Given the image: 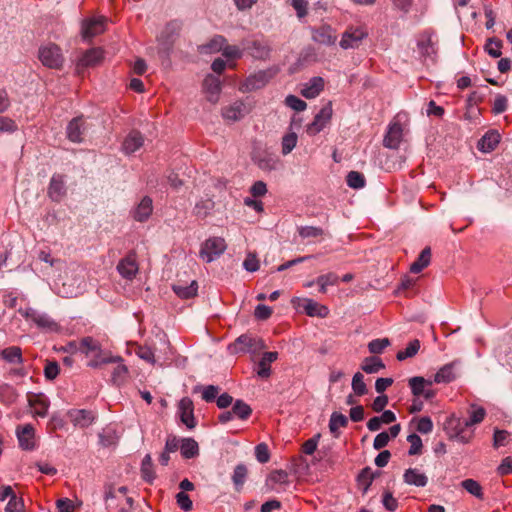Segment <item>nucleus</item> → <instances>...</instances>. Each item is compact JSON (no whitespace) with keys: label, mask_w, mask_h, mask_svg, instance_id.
<instances>
[{"label":"nucleus","mask_w":512,"mask_h":512,"mask_svg":"<svg viewBox=\"0 0 512 512\" xmlns=\"http://www.w3.org/2000/svg\"><path fill=\"white\" fill-rule=\"evenodd\" d=\"M24 511V503L21 498L17 496H12V499H9V502L5 508V512H23Z\"/></svg>","instance_id":"69168bd1"},{"label":"nucleus","mask_w":512,"mask_h":512,"mask_svg":"<svg viewBox=\"0 0 512 512\" xmlns=\"http://www.w3.org/2000/svg\"><path fill=\"white\" fill-rule=\"evenodd\" d=\"M178 410L181 422L188 428L193 429L196 427V421L194 417V405L193 401L189 397H184L178 404Z\"/></svg>","instance_id":"f8f14e48"},{"label":"nucleus","mask_w":512,"mask_h":512,"mask_svg":"<svg viewBox=\"0 0 512 512\" xmlns=\"http://www.w3.org/2000/svg\"><path fill=\"white\" fill-rule=\"evenodd\" d=\"M501 48L502 42L495 38L489 39L485 45L486 52L494 58H498L501 56Z\"/></svg>","instance_id":"5fc2aeb1"},{"label":"nucleus","mask_w":512,"mask_h":512,"mask_svg":"<svg viewBox=\"0 0 512 512\" xmlns=\"http://www.w3.org/2000/svg\"><path fill=\"white\" fill-rule=\"evenodd\" d=\"M85 131L84 120L82 117L72 119L67 126V137L72 142H82Z\"/></svg>","instance_id":"aec40b11"},{"label":"nucleus","mask_w":512,"mask_h":512,"mask_svg":"<svg viewBox=\"0 0 512 512\" xmlns=\"http://www.w3.org/2000/svg\"><path fill=\"white\" fill-rule=\"evenodd\" d=\"M332 113V103L328 102L315 115L313 122L307 126V133L309 135H316L321 132L330 122Z\"/></svg>","instance_id":"0eeeda50"},{"label":"nucleus","mask_w":512,"mask_h":512,"mask_svg":"<svg viewBox=\"0 0 512 512\" xmlns=\"http://www.w3.org/2000/svg\"><path fill=\"white\" fill-rule=\"evenodd\" d=\"M117 366L112 373V381L114 384L120 385L124 383L128 377V368L121 362H117Z\"/></svg>","instance_id":"8fccbe9b"},{"label":"nucleus","mask_w":512,"mask_h":512,"mask_svg":"<svg viewBox=\"0 0 512 512\" xmlns=\"http://www.w3.org/2000/svg\"><path fill=\"white\" fill-rule=\"evenodd\" d=\"M500 142V135L495 132L486 133L478 142V148L482 152H491L493 151Z\"/></svg>","instance_id":"bb28decb"},{"label":"nucleus","mask_w":512,"mask_h":512,"mask_svg":"<svg viewBox=\"0 0 512 512\" xmlns=\"http://www.w3.org/2000/svg\"><path fill=\"white\" fill-rule=\"evenodd\" d=\"M403 480L408 485L416 487H425L428 483V477L417 468H409L404 472Z\"/></svg>","instance_id":"4be33fe9"},{"label":"nucleus","mask_w":512,"mask_h":512,"mask_svg":"<svg viewBox=\"0 0 512 512\" xmlns=\"http://www.w3.org/2000/svg\"><path fill=\"white\" fill-rule=\"evenodd\" d=\"M255 456L260 463H267L270 459L268 446L265 443H260L255 447Z\"/></svg>","instance_id":"0e129e2a"},{"label":"nucleus","mask_w":512,"mask_h":512,"mask_svg":"<svg viewBox=\"0 0 512 512\" xmlns=\"http://www.w3.org/2000/svg\"><path fill=\"white\" fill-rule=\"evenodd\" d=\"M305 313L310 317L325 318L329 314V309L312 299H304L303 305Z\"/></svg>","instance_id":"393cba45"},{"label":"nucleus","mask_w":512,"mask_h":512,"mask_svg":"<svg viewBox=\"0 0 512 512\" xmlns=\"http://www.w3.org/2000/svg\"><path fill=\"white\" fill-rule=\"evenodd\" d=\"M471 407L472 411L470 412V417L465 422L466 427L481 423L486 416V411L483 407H476L475 405Z\"/></svg>","instance_id":"09e8293b"},{"label":"nucleus","mask_w":512,"mask_h":512,"mask_svg":"<svg viewBox=\"0 0 512 512\" xmlns=\"http://www.w3.org/2000/svg\"><path fill=\"white\" fill-rule=\"evenodd\" d=\"M389 345H390V341L388 338L374 339L369 342L368 349H369V352L372 354H380Z\"/></svg>","instance_id":"6e6d98bb"},{"label":"nucleus","mask_w":512,"mask_h":512,"mask_svg":"<svg viewBox=\"0 0 512 512\" xmlns=\"http://www.w3.org/2000/svg\"><path fill=\"white\" fill-rule=\"evenodd\" d=\"M19 445L24 450H33L36 446L35 431L32 425L27 424L17 429Z\"/></svg>","instance_id":"f3484780"},{"label":"nucleus","mask_w":512,"mask_h":512,"mask_svg":"<svg viewBox=\"0 0 512 512\" xmlns=\"http://www.w3.org/2000/svg\"><path fill=\"white\" fill-rule=\"evenodd\" d=\"M227 248L226 242L221 237H211L201 246L200 257L206 262H212L222 255Z\"/></svg>","instance_id":"39448f33"},{"label":"nucleus","mask_w":512,"mask_h":512,"mask_svg":"<svg viewBox=\"0 0 512 512\" xmlns=\"http://www.w3.org/2000/svg\"><path fill=\"white\" fill-rule=\"evenodd\" d=\"M58 512H74L75 505L72 500L68 498L58 499L56 502Z\"/></svg>","instance_id":"774afa93"},{"label":"nucleus","mask_w":512,"mask_h":512,"mask_svg":"<svg viewBox=\"0 0 512 512\" xmlns=\"http://www.w3.org/2000/svg\"><path fill=\"white\" fill-rule=\"evenodd\" d=\"M243 267L248 272H255L259 269V260L257 259L256 255L253 253H248L244 262Z\"/></svg>","instance_id":"338daca9"},{"label":"nucleus","mask_w":512,"mask_h":512,"mask_svg":"<svg viewBox=\"0 0 512 512\" xmlns=\"http://www.w3.org/2000/svg\"><path fill=\"white\" fill-rule=\"evenodd\" d=\"M377 473H374L370 467L362 469L358 476V483L363 488V492H367Z\"/></svg>","instance_id":"c03bdc74"},{"label":"nucleus","mask_w":512,"mask_h":512,"mask_svg":"<svg viewBox=\"0 0 512 512\" xmlns=\"http://www.w3.org/2000/svg\"><path fill=\"white\" fill-rule=\"evenodd\" d=\"M285 104L295 111H303L306 109V102L295 95H288L285 99Z\"/></svg>","instance_id":"052dcab7"},{"label":"nucleus","mask_w":512,"mask_h":512,"mask_svg":"<svg viewBox=\"0 0 512 512\" xmlns=\"http://www.w3.org/2000/svg\"><path fill=\"white\" fill-rule=\"evenodd\" d=\"M79 351L89 358L87 366L91 368H100L105 364L123 361L120 356H113L111 352L103 350L100 343L90 336L80 340Z\"/></svg>","instance_id":"f257e3e1"},{"label":"nucleus","mask_w":512,"mask_h":512,"mask_svg":"<svg viewBox=\"0 0 512 512\" xmlns=\"http://www.w3.org/2000/svg\"><path fill=\"white\" fill-rule=\"evenodd\" d=\"M459 361L455 360L441 367L434 376L435 383H450L456 379L455 368Z\"/></svg>","instance_id":"5701e85b"},{"label":"nucleus","mask_w":512,"mask_h":512,"mask_svg":"<svg viewBox=\"0 0 512 512\" xmlns=\"http://www.w3.org/2000/svg\"><path fill=\"white\" fill-rule=\"evenodd\" d=\"M214 207V202L211 199L203 200L195 205L194 211L197 216L205 217L210 210Z\"/></svg>","instance_id":"bf43d9fd"},{"label":"nucleus","mask_w":512,"mask_h":512,"mask_svg":"<svg viewBox=\"0 0 512 512\" xmlns=\"http://www.w3.org/2000/svg\"><path fill=\"white\" fill-rule=\"evenodd\" d=\"M39 59L44 66L51 69H60L64 63L61 49L54 43L39 48Z\"/></svg>","instance_id":"7ed1b4c3"},{"label":"nucleus","mask_w":512,"mask_h":512,"mask_svg":"<svg viewBox=\"0 0 512 512\" xmlns=\"http://www.w3.org/2000/svg\"><path fill=\"white\" fill-rule=\"evenodd\" d=\"M348 425V419L345 415L339 412H333L329 421V430L335 438L339 437V429Z\"/></svg>","instance_id":"2f4dec72"},{"label":"nucleus","mask_w":512,"mask_h":512,"mask_svg":"<svg viewBox=\"0 0 512 512\" xmlns=\"http://www.w3.org/2000/svg\"><path fill=\"white\" fill-rule=\"evenodd\" d=\"M420 349V342L419 340L415 339L411 341L405 350L399 351L396 355L397 360L403 361L407 358L415 356Z\"/></svg>","instance_id":"49530a36"},{"label":"nucleus","mask_w":512,"mask_h":512,"mask_svg":"<svg viewBox=\"0 0 512 512\" xmlns=\"http://www.w3.org/2000/svg\"><path fill=\"white\" fill-rule=\"evenodd\" d=\"M298 233L302 238H316L324 235V230L315 226H302L298 228Z\"/></svg>","instance_id":"603ef678"},{"label":"nucleus","mask_w":512,"mask_h":512,"mask_svg":"<svg viewBox=\"0 0 512 512\" xmlns=\"http://www.w3.org/2000/svg\"><path fill=\"white\" fill-rule=\"evenodd\" d=\"M248 474L247 467L244 464H238L233 472L232 481L235 485V489L240 491L246 481Z\"/></svg>","instance_id":"ea45409f"},{"label":"nucleus","mask_w":512,"mask_h":512,"mask_svg":"<svg viewBox=\"0 0 512 512\" xmlns=\"http://www.w3.org/2000/svg\"><path fill=\"white\" fill-rule=\"evenodd\" d=\"M53 201H60L66 194V187L63 175H53L47 191Z\"/></svg>","instance_id":"a211bd4d"},{"label":"nucleus","mask_w":512,"mask_h":512,"mask_svg":"<svg viewBox=\"0 0 512 512\" xmlns=\"http://www.w3.org/2000/svg\"><path fill=\"white\" fill-rule=\"evenodd\" d=\"M141 474L142 478L148 483H152V481L155 479L152 459L149 454H147L142 460Z\"/></svg>","instance_id":"37998d69"},{"label":"nucleus","mask_w":512,"mask_h":512,"mask_svg":"<svg viewBox=\"0 0 512 512\" xmlns=\"http://www.w3.org/2000/svg\"><path fill=\"white\" fill-rule=\"evenodd\" d=\"M226 42L223 36L216 35L207 44L200 46V52L205 54L222 52Z\"/></svg>","instance_id":"473e14b6"},{"label":"nucleus","mask_w":512,"mask_h":512,"mask_svg":"<svg viewBox=\"0 0 512 512\" xmlns=\"http://www.w3.org/2000/svg\"><path fill=\"white\" fill-rule=\"evenodd\" d=\"M366 36L367 32L362 28H350L343 33L340 46L343 49L356 48Z\"/></svg>","instance_id":"ddd939ff"},{"label":"nucleus","mask_w":512,"mask_h":512,"mask_svg":"<svg viewBox=\"0 0 512 512\" xmlns=\"http://www.w3.org/2000/svg\"><path fill=\"white\" fill-rule=\"evenodd\" d=\"M316 283L319 285V291L326 293L328 286H333L338 283V276L335 273L321 275L316 279Z\"/></svg>","instance_id":"a18cd8bd"},{"label":"nucleus","mask_w":512,"mask_h":512,"mask_svg":"<svg viewBox=\"0 0 512 512\" xmlns=\"http://www.w3.org/2000/svg\"><path fill=\"white\" fill-rule=\"evenodd\" d=\"M278 358L277 352H265L258 363L257 375L266 379L271 374L270 364Z\"/></svg>","instance_id":"a878e982"},{"label":"nucleus","mask_w":512,"mask_h":512,"mask_svg":"<svg viewBox=\"0 0 512 512\" xmlns=\"http://www.w3.org/2000/svg\"><path fill=\"white\" fill-rule=\"evenodd\" d=\"M324 81L321 77L312 78L302 89L301 93L305 98H315L323 90Z\"/></svg>","instance_id":"cd10ccee"},{"label":"nucleus","mask_w":512,"mask_h":512,"mask_svg":"<svg viewBox=\"0 0 512 512\" xmlns=\"http://www.w3.org/2000/svg\"><path fill=\"white\" fill-rule=\"evenodd\" d=\"M312 40L320 45L331 46L336 43V31L329 25H321L318 28H312Z\"/></svg>","instance_id":"9d476101"},{"label":"nucleus","mask_w":512,"mask_h":512,"mask_svg":"<svg viewBox=\"0 0 512 512\" xmlns=\"http://www.w3.org/2000/svg\"><path fill=\"white\" fill-rule=\"evenodd\" d=\"M403 126L398 121L390 123L383 139V145L389 149H397L403 138Z\"/></svg>","instance_id":"9b49d317"},{"label":"nucleus","mask_w":512,"mask_h":512,"mask_svg":"<svg viewBox=\"0 0 512 512\" xmlns=\"http://www.w3.org/2000/svg\"><path fill=\"white\" fill-rule=\"evenodd\" d=\"M0 357L10 364H22V350L18 346H10L0 351Z\"/></svg>","instance_id":"c85d7f7f"},{"label":"nucleus","mask_w":512,"mask_h":512,"mask_svg":"<svg viewBox=\"0 0 512 512\" xmlns=\"http://www.w3.org/2000/svg\"><path fill=\"white\" fill-rule=\"evenodd\" d=\"M105 30L104 18H92L82 22L81 34L84 39H91Z\"/></svg>","instance_id":"4468645a"},{"label":"nucleus","mask_w":512,"mask_h":512,"mask_svg":"<svg viewBox=\"0 0 512 512\" xmlns=\"http://www.w3.org/2000/svg\"><path fill=\"white\" fill-rule=\"evenodd\" d=\"M278 73V69L271 67L250 74L239 86V91L248 93L264 88Z\"/></svg>","instance_id":"f03ea898"},{"label":"nucleus","mask_w":512,"mask_h":512,"mask_svg":"<svg viewBox=\"0 0 512 512\" xmlns=\"http://www.w3.org/2000/svg\"><path fill=\"white\" fill-rule=\"evenodd\" d=\"M173 291L182 299H189L197 294L198 285L195 280L191 281L189 285H183L181 283H176L173 285Z\"/></svg>","instance_id":"c756f323"},{"label":"nucleus","mask_w":512,"mask_h":512,"mask_svg":"<svg viewBox=\"0 0 512 512\" xmlns=\"http://www.w3.org/2000/svg\"><path fill=\"white\" fill-rule=\"evenodd\" d=\"M231 411L234 417H237L241 420L248 419L252 414L251 407L242 400H236Z\"/></svg>","instance_id":"a19ab883"},{"label":"nucleus","mask_w":512,"mask_h":512,"mask_svg":"<svg viewBox=\"0 0 512 512\" xmlns=\"http://www.w3.org/2000/svg\"><path fill=\"white\" fill-rule=\"evenodd\" d=\"M70 421L74 426L86 428L94 421V415L91 411L85 409H72L67 413Z\"/></svg>","instance_id":"dca6fc26"},{"label":"nucleus","mask_w":512,"mask_h":512,"mask_svg":"<svg viewBox=\"0 0 512 512\" xmlns=\"http://www.w3.org/2000/svg\"><path fill=\"white\" fill-rule=\"evenodd\" d=\"M222 54L224 57L228 59H239L243 55V50L235 45H228L225 43L224 48L222 50Z\"/></svg>","instance_id":"680f3d73"},{"label":"nucleus","mask_w":512,"mask_h":512,"mask_svg":"<svg viewBox=\"0 0 512 512\" xmlns=\"http://www.w3.org/2000/svg\"><path fill=\"white\" fill-rule=\"evenodd\" d=\"M137 255L134 251L129 252L117 265L119 274L128 280H132L138 273Z\"/></svg>","instance_id":"6e6552de"},{"label":"nucleus","mask_w":512,"mask_h":512,"mask_svg":"<svg viewBox=\"0 0 512 512\" xmlns=\"http://www.w3.org/2000/svg\"><path fill=\"white\" fill-rule=\"evenodd\" d=\"M250 112L248 105L242 100H237L228 106L222 108V116L225 120L236 122L241 120Z\"/></svg>","instance_id":"1a4fd4ad"},{"label":"nucleus","mask_w":512,"mask_h":512,"mask_svg":"<svg viewBox=\"0 0 512 512\" xmlns=\"http://www.w3.org/2000/svg\"><path fill=\"white\" fill-rule=\"evenodd\" d=\"M103 57L101 49L93 48L88 50L79 60V65L83 67L94 66L98 64Z\"/></svg>","instance_id":"4c0bfd02"},{"label":"nucleus","mask_w":512,"mask_h":512,"mask_svg":"<svg viewBox=\"0 0 512 512\" xmlns=\"http://www.w3.org/2000/svg\"><path fill=\"white\" fill-rule=\"evenodd\" d=\"M181 455L186 458H194L199 454L198 443L192 438H184L180 445Z\"/></svg>","instance_id":"f704fd0d"},{"label":"nucleus","mask_w":512,"mask_h":512,"mask_svg":"<svg viewBox=\"0 0 512 512\" xmlns=\"http://www.w3.org/2000/svg\"><path fill=\"white\" fill-rule=\"evenodd\" d=\"M433 381L426 380L421 376L411 377L408 380V385L411 389L412 394L415 397H424L426 400H430L435 397V391L431 388Z\"/></svg>","instance_id":"423d86ee"},{"label":"nucleus","mask_w":512,"mask_h":512,"mask_svg":"<svg viewBox=\"0 0 512 512\" xmlns=\"http://www.w3.org/2000/svg\"><path fill=\"white\" fill-rule=\"evenodd\" d=\"M351 386L352 390L357 396H363L367 393V387L364 382V376L360 372L354 374Z\"/></svg>","instance_id":"de8ad7c7"},{"label":"nucleus","mask_w":512,"mask_h":512,"mask_svg":"<svg viewBox=\"0 0 512 512\" xmlns=\"http://www.w3.org/2000/svg\"><path fill=\"white\" fill-rule=\"evenodd\" d=\"M153 202L149 196H145L141 199L139 204L133 211V218L138 222L146 221L152 214Z\"/></svg>","instance_id":"412c9836"},{"label":"nucleus","mask_w":512,"mask_h":512,"mask_svg":"<svg viewBox=\"0 0 512 512\" xmlns=\"http://www.w3.org/2000/svg\"><path fill=\"white\" fill-rule=\"evenodd\" d=\"M255 162L260 169L264 171H272L277 168L279 160L270 154H265L256 158Z\"/></svg>","instance_id":"79ce46f5"},{"label":"nucleus","mask_w":512,"mask_h":512,"mask_svg":"<svg viewBox=\"0 0 512 512\" xmlns=\"http://www.w3.org/2000/svg\"><path fill=\"white\" fill-rule=\"evenodd\" d=\"M29 404L33 408L34 414L39 417H45L48 412L49 402L48 400L40 395H35L29 399Z\"/></svg>","instance_id":"c9c22d12"},{"label":"nucleus","mask_w":512,"mask_h":512,"mask_svg":"<svg viewBox=\"0 0 512 512\" xmlns=\"http://www.w3.org/2000/svg\"><path fill=\"white\" fill-rule=\"evenodd\" d=\"M407 441L410 443L408 451L409 455H418L422 451V440L417 434H410L407 437Z\"/></svg>","instance_id":"13d9d810"},{"label":"nucleus","mask_w":512,"mask_h":512,"mask_svg":"<svg viewBox=\"0 0 512 512\" xmlns=\"http://www.w3.org/2000/svg\"><path fill=\"white\" fill-rule=\"evenodd\" d=\"M143 143L144 138L142 134L134 130L131 131L124 139L122 149L125 154H132L135 151H137L140 147H142Z\"/></svg>","instance_id":"b1692460"},{"label":"nucleus","mask_w":512,"mask_h":512,"mask_svg":"<svg viewBox=\"0 0 512 512\" xmlns=\"http://www.w3.org/2000/svg\"><path fill=\"white\" fill-rule=\"evenodd\" d=\"M384 368L385 364L376 356L365 358L361 364V369L368 374L378 373Z\"/></svg>","instance_id":"e433bc0d"},{"label":"nucleus","mask_w":512,"mask_h":512,"mask_svg":"<svg viewBox=\"0 0 512 512\" xmlns=\"http://www.w3.org/2000/svg\"><path fill=\"white\" fill-rule=\"evenodd\" d=\"M347 185L354 189L362 188L365 185V178L361 173L351 171L347 175Z\"/></svg>","instance_id":"864d4df0"},{"label":"nucleus","mask_w":512,"mask_h":512,"mask_svg":"<svg viewBox=\"0 0 512 512\" xmlns=\"http://www.w3.org/2000/svg\"><path fill=\"white\" fill-rule=\"evenodd\" d=\"M461 486L469 494L473 495L477 499H480V500L484 499L483 489L478 481H476L474 479H465L461 482Z\"/></svg>","instance_id":"58836bf2"},{"label":"nucleus","mask_w":512,"mask_h":512,"mask_svg":"<svg viewBox=\"0 0 512 512\" xmlns=\"http://www.w3.org/2000/svg\"><path fill=\"white\" fill-rule=\"evenodd\" d=\"M136 354L139 358H141L142 360H144L150 364H155V362H156L154 352L150 347L139 346L136 350Z\"/></svg>","instance_id":"e2e57ef3"},{"label":"nucleus","mask_w":512,"mask_h":512,"mask_svg":"<svg viewBox=\"0 0 512 512\" xmlns=\"http://www.w3.org/2000/svg\"><path fill=\"white\" fill-rule=\"evenodd\" d=\"M203 89L209 102L216 104L219 101L221 82L218 77L211 74L207 75L203 81Z\"/></svg>","instance_id":"2eb2a0df"},{"label":"nucleus","mask_w":512,"mask_h":512,"mask_svg":"<svg viewBox=\"0 0 512 512\" xmlns=\"http://www.w3.org/2000/svg\"><path fill=\"white\" fill-rule=\"evenodd\" d=\"M244 48L248 50L249 54L255 59L267 60L270 57L271 47L266 42L253 40Z\"/></svg>","instance_id":"6ab92c4d"},{"label":"nucleus","mask_w":512,"mask_h":512,"mask_svg":"<svg viewBox=\"0 0 512 512\" xmlns=\"http://www.w3.org/2000/svg\"><path fill=\"white\" fill-rule=\"evenodd\" d=\"M418 48L420 54L425 58H433V56L436 54L435 43L432 41L431 36L428 34L421 36L420 40L418 41Z\"/></svg>","instance_id":"7c9ffc66"},{"label":"nucleus","mask_w":512,"mask_h":512,"mask_svg":"<svg viewBox=\"0 0 512 512\" xmlns=\"http://www.w3.org/2000/svg\"><path fill=\"white\" fill-rule=\"evenodd\" d=\"M266 347L264 341L258 337L250 335L239 336L234 343L230 344L228 349L232 354L240 352H259Z\"/></svg>","instance_id":"20e7f679"},{"label":"nucleus","mask_w":512,"mask_h":512,"mask_svg":"<svg viewBox=\"0 0 512 512\" xmlns=\"http://www.w3.org/2000/svg\"><path fill=\"white\" fill-rule=\"evenodd\" d=\"M297 140H298V137L295 132H290V133L284 135L282 138V143H281L282 154L288 155L296 147Z\"/></svg>","instance_id":"3c124183"},{"label":"nucleus","mask_w":512,"mask_h":512,"mask_svg":"<svg viewBox=\"0 0 512 512\" xmlns=\"http://www.w3.org/2000/svg\"><path fill=\"white\" fill-rule=\"evenodd\" d=\"M39 328L47 329V330H55L57 329V324L46 314H41L35 318L33 321Z\"/></svg>","instance_id":"4d7b16f0"},{"label":"nucleus","mask_w":512,"mask_h":512,"mask_svg":"<svg viewBox=\"0 0 512 512\" xmlns=\"http://www.w3.org/2000/svg\"><path fill=\"white\" fill-rule=\"evenodd\" d=\"M430 261H431V249H430V247H425L421 251L417 260L411 264L410 271L412 273H419L430 264Z\"/></svg>","instance_id":"72a5a7b5"}]
</instances>
